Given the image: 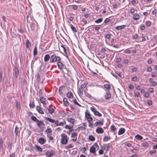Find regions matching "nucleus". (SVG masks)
Wrapping results in <instances>:
<instances>
[{
	"instance_id": "obj_1",
	"label": "nucleus",
	"mask_w": 157,
	"mask_h": 157,
	"mask_svg": "<svg viewBox=\"0 0 157 157\" xmlns=\"http://www.w3.org/2000/svg\"><path fill=\"white\" fill-rule=\"evenodd\" d=\"M61 143L63 144H65L67 143L69 138L64 133L61 135Z\"/></svg>"
},
{
	"instance_id": "obj_2",
	"label": "nucleus",
	"mask_w": 157,
	"mask_h": 157,
	"mask_svg": "<svg viewBox=\"0 0 157 157\" xmlns=\"http://www.w3.org/2000/svg\"><path fill=\"white\" fill-rule=\"evenodd\" d=\"M61 61L60 58L59 56H57L55 55H52L50 57V62L53 63L57 61Z\"/></svg>"
},
{
	"instance_id": "obj_3",
	"label": "nucleus",
	"mask_w": 157,
	"mask_h": 157,
	"mask_svg": "<svg viewBox=\"0 0 157 157\" xmlns=\"http://www.w3.org/2000/svg\"><path fill=\"white\" fill-rule=\"evenodd\" d=\"M78 134L76 132H73L71 134V137L72 138L71 140L73 142L75 141L77 139Z\"/></svg>"
},
{
	"instance_id": "obj_4",
	"label": "nucleus",
	"mask_w": 157,
	"mask_h": 157,
	"mask_svg": "<svg viewBox=\"0 0 157 157\" xmlns=\"http://www.w3.org/2000/svg\"><path fill=\"white\" fill-rule=\"evenodd\" d=\"M55 154V152L53 150L50 151H47L46 153V155L47 157H51L54 155Z\"/></svg>"
},
{
	"instance_id": "obj_5",
	"label": "nucleus",
	"mask_w": 157,
	"mask_h": 157,
	"mask_svg": "<svg viewBox=\"0 0 157 157\" xmlns=\"http://www.w3.org/2000/svg\"><path fill=\"white\" fill-rule=\"evenodd\" d=\"M66 124V122L65 121H63V122H61L59 123L58 121L57 120L55 122V124H56L57 126H63Z\"/></svg>"
},
{
	"instance_id": "obj_6",
	"label": "nucleus",
	"mask_w": 157,
	"mask_h": 157,
	"mask_svg": "<svg viewBox=\"0 0 157 157\" xmlns=\"http://www.w3.org/2000/svg\"><path fill=\"white\" fill-rule=\"evenodd\" d=\"M111 95L109 92H106L104 95V97L106 100H109L111 98Z\"/></svg>"
},
{
	"instance_id": "obj_7",
	"label": "nucleus",
	"mask_w": 157,
	"mask_h": 157,
	"mask_svg": "<svg viewBox=\"0 0 157 157\" xmlns=\"http://www.w3.org/2000/svg\"><path fill=\"white\" fill-rule=\"evenodd\" d=\"M37 124L40 128H43L45 126V124L41 121H39L37 122Z\"/></svg>"
},
{
	"instance_id": "obj_8",
	"label": "nucleus",
	"mask_w": 157,
	"mask_h": 157,
	"mask_svg": "<svg viewBox=\"0 0 157 157\" xmlns=\"http://www.w3.org/2000/svg\"><path fill=\"white\" fill-rule=\"evenodd\" d=\"M67 121L72 123L73 124H74L76 123V121L75 119L71 118V117H68L67 119Z\"/></svg>"
},
{
	"instance_id": "obj_9",
	"label": "nucleus",
	"mask_w": 157,
	"mask_h": 157,
	"mask_svg": "<svg viewBox=\"0 0 157 157\" xmlns=\"http://www.w3.org/2000/svg\"><path fill=\"white\" fill-rule=\"evenodd\" d=\"M57 64L58 67L59 69H62L64 67V65L61 62V61H58V62L57 63Z\"/></svg>"
},
{
	"instance_id": "obj_10",
	"label": "nucleus",
	"mask_w": 157,
	"mask_h": 157,
	"mask_svg": "<svg viewBox=\"0 0 157 157\" xmlns=\"http://www.w3.org/2000/svg\"><path fill=\"white\" fill-rule=\"evenodd\" d=\"M96 131L98 133H102L104 131L102 128L99 127L96 129Z\"/></svg>"
},
{
	"instance_id": "obj_11",
	"label": "nucleus",
	"mask_w": 157,
	"mask_h": 157,
	"mask_svg": "<svg viewBox=\"0 0 157 157\" xmlns=\"http://www.w3.org/2000/svg\"><path fill=\"white\" fill-rule=\"evenodd\" d=\"M47 110H48L49 113H50V114H52V113H54V111H55L54 109L53 108H47L46 109V110H44V111L46 112L47 113Z\"/></svg>"
},
{
	"instance_id": "obj_12",
	"label": "nucleus",
	"mask_w": 157,
	"mask_h": 157,
	"mask_svg": "<svg viewBox=\"0 0 157 157\" xmlns=\"http://www.w3.org/2000/svg\"><path fill=\"white\" fill-rule=\"evenodd\" d=\"M90 153H93L94 155H96L95 148L94 147H90Z\"/></svg>"
},
{
	"instance_id": "obj_13",
	"label": "nucleus",
	"mask_w": 157,
	"mask_h": 157,
	"mask_svg": "<svg viewBox=\"0 0 157 157\" xmlns=\"http://www.w3.org/2000/svg\"><path fill=\"white\" fill-rule=\"evenodd\" d=\"M36 109L37 111L40 114H43L44 112L41 109V108L40 106H38L36 107Z\"/></svg>"
},
{
	"instance_id": "obj_14",
	"label": "nucleus",
	"mask_w": 157,
	"mask_h": 157,
	"mask_svg": "<svg viewBox=\"0 0 157 157\" xmlns=\"http://www.w3.org/2000/svg\"><path fill=\"white\" fill-rule=\"evenodd\" d=\"M125 131V129L123 128H121L119 130L118 134L121 135L124 134Z\"/></svg>"
},
{
	"instance_id": "obj_15",
	"label": "nucleus",
	"mask_w": 157,
	"mask_h": 157,
	"mask_svg": "<svg viewBox=\"0 0 157 157\" xmlns=\"http://www.w3.org/2000/svg\"><path fill=\"white\" fill-rule=\"evenodd\" d=\"M84 90V89H82L79 87V89L78 91V94L80 96H82L83 95V92Z\"/></svg>"
},
{
	"instance_id": "obj_16",
	"label": "nucleus",
	"mask_w": 157,
	"mask_h": 157,
	"mask_svg": "<svg viewBox=\"0 0 157 157\" xmlns=\"http://www.w3.org/2000/svg\"><path fill=\"white\" fill-rule=\"evenodd\" d=\"M102 148L105 150L108 151L110 148H112V147L110 145H108L107 146H106V145L105 144H104L102 146Z\"/></svg>"
},
{
	"instance_id": "obj_17",
	"label": "nucleus",
	"mask_w": 157,
	"mask_h": 157,
	"mask_svg": "<svg viewBox=\"0 0 157 157\" xmlns=\"http://www.w3.org/2000/svg\"><path fill=\"white\" fill-rule=\"evenodd\" d=\"M44 118L46 120L49 121L52 123H55V124L56 121H55L54 120L50 118L46 117H44Z\"/></svg>"
},
{
	"instance_id": "obj_18",
	"label": "nucleus",
	"mask_w": 157,
	"mask_h": 157,
	"mask_svg": "<svg viewBox=\"0 0 157 157\" xmlns=\"http://www.w3.org/2000/svg\"><path fill=\"white\" fill-rule=\"evenodd\" d=\"M46 141V140L43 138H41L39 140V142L42 144H44Z\"/></svg>"
},
{
	"instance_id": "obj_19",
	"label": "nucleus",
	"mask_w": 157,
	"mask_h": 157,
	"mask_svg": "<svg viewBox=\"0 0 157 157\" xmlns=\"http://www.w3.org/2000/svg\"><path fill=\"white\" fill-rule=\"evenodd\" d=\"M140 16L138 14H134L133 16V18L135 20H138L139 19Z\"/></svg>"
},
{
	"instance_id": "obj_20",
	"label": "nucleus",
	"mask_w": 157,
	"mask_h": 157,
	"mask_svg": "<svg viewBox=\"0 0 157 157\" xmlns=\"http://www.w3.org/2000/svg\"><path fill=\"white\" fill-rule=\"evenodd\" d=\"M50 58V57L49 55H45L44 56V61L45 62L48 61Z\"/></svg>"
},
{
	"instance_id": "obj_21",
	"label": "nucleus",
	"mask_w": 157,
	"mask_h": 157,
	"mask_svg": "<svg viewBox=\"0 0 157 157\" xmlns=\"http://www.w3.org/2000/svg\"><path fill=\"white\" fill-rule=\"evenodd\" d=\"M63 104L64 105L66 106H67L69 105V103L68 102L67 99L64 98L63 99Z\"/></svg>"
},
{
	"instance_id": "obj_22",
	"label": "nucleus",
	"mask_w": 157,
	"mask_h": 157,
	"mask_svg": "<svg viewBox=\"0 0 157 157\" xmlns=\"http://www.w3.org/2000/svg\"><path fill=\"white\" fill-rule=\"evenodd\" d=\"M37 48L36 45L35 46L34 51H33V55L34 56H35L37 55Z\"/></svg>"
},
{
	"instance_id": "obj_23",
	"label": "nucleus",
	"mask_w": 157,
	"mask_h": 157,
	"mask_svg": "<svg viewBox=\"0 0 157 157\" xmlns=\"http://www.w3.org/2000/svg\"><path fill=\"white\" fill-rule=\"evenodd\" d=\"M41 102L43 103L44 105H46L45 102L46 98L44 97H41L40 98Z\"/></svg>"
},
{
	"instance_id": "obj_24",
	"label": "nucleus",
	"mask_w": 157,
	"mask_h": 157,
	"mask_svg": "<svg viewBox=\"0 0 157 157\" xmlns=\"http://www.w3.org/2000/svg\"><path fill=\"white\" fill-rule=\"evenodd\" d=\"M14 70L15 72L16 77L17 78L19 75V70L17 68H15L14 69Z\"/></svg>"
},
{
	"instance_id": "obj_25",
	"label": "nucleus",
	"mask_w": 157,
	"mask_h": 157,
	"mask_svg": "<svg viewBox=\"0 0 157 157\" xmlns=\"http://www.w3.org/2000/svg\"><path fill=\"white\" fill-rule=\"evenodd\" d=\"M126 26L125 25H123L121 26H118L115 27V29L117 30H119L123 28Z\"/></svg>"
},
{
	"instance_id": "obj_26",
	"label": "nucleus",
	"mask_w": 157,
	"mask_h": 157,
	"mask_svg": "<svg viewBox=\"0 0 157 157\" xmlns=\"http://www.w3.org/2000/svg\"><path fill=\"white\" fill-rule=\"evenodd\" d=\"M141 145L142 146L144 147L147 148L149 146V144L147 143L144 142L142 143L141 144Z\"/></svg>"
},
{
	"instance_id": "obj_27",
	"label": "nucleus",
	"mask_w": 157,
	"mask_h": 157,
	"mask_svg": "<svg viewBox=\"0 0 157 157\" xmlns=\"http://www.w3.org/2000/svg\"><path fill=\"white\" fill-rule=\"evenodd\" d=\"M26 48L27 49L29 48V46L30 45V44L29 42V40L27 39L26 40Z\"/></svg>"
},
{
	"instance_id": "obj_28",
	"label": "nucleus",
	"mask_w": 157,
	"mask_h": 157,
	"mask_svg": "<svg viewBox=\"0 0 157 157\" xmlns=\"http://www.w3.org/2000/svg\"><path fill=\"white\" fill-rule=\"evenodd\" d=\"M70 27L72 31L74 33H76L77 32V29L76 28L74 27L72 24L70 25Z\"/></svg>"
},
{
	"instance_id": "obj_29",
	"label": "nucleus",
	"mask_w": 157,
	"mask_h": 157,
	"mask_svg": "<svg viewBox=\"0 0 157 157\" xmlns=\"http://www.w3.org/2000/svg\"><path fill=\"white\" fill-rule=\"evenodd\" d=\"M135 138L138 140H142L143 137L139 135H137L135 136Z\"/></svg>"
},
{
	"instance_id": "obj_30",
	"label": "nucleus",
	"mask_w": 157,
	"mask_h": 157,
	"mask_svg": "<svg viewBox=\"0 0 157 157\" xmlns=\"http://www.w3.org/2000/svg\"><path fill=\"white\" fill-rule=\"evenodd\" d=\"M31 119L34 121L37 122L39 121V120L34 116H33L31 117Z\"/></svg>"
},
{
	"instance_id": "obj_31",
	"label": "nucleus",
	"mask_w": 157,
	"mask_h": 157,
	"mask_svg": "<svg viewBox=\"0 0 157 157\" xmlns=\"http://www.w3.org/2000/svg\"><path fill=\"white\" fill-rule=\"evenodd\" d=\"M111 139V137L109 136H105L103 139V141L105 142L107 141L108 140H110Z\"/></svg>"
},
{
	"instance_id": "obj_32",
	"label": "nucleus",
	"mask_w": 157,
	"mask_h": 157,
	"mask_svg": "<svg viewBox=\"0 0 157 157\" xmlns=\"http://www.w3.org/2000/svg\"><path fill=\"white\" fill-rule=\"evenodd\" d=\"M110 129L111 131H113L114 133L116 130V128L114 125H113L111 126L110 127Z\"/></svg>"
},
{
	"instance_id": "obj_33",
	"label": "nucleus",
	"mask_w": 157,
	"mask_h": 157,
	"mask_svg": "<svg viewBox=\"0 0 157 157\" xmlns=\"http://www.w3.org/2000/svg\"><path fill=\"white\" fill-rule=\"evenodd\" d=\"M67 96L69 98H73V94L72 93H68L67 94Z\"/></svg>"
},
{
	"instance_id": "obj_34",
	"label": "nucleus",
	"mask_w": 157,
	"mask_h": 157,
	"mask_svg": "<svg viewBox=\"0 0 157 157\" xmlns=\"http://www.w3.org/2000/svg\"><path fill=\"white\" fill-rule=\"evenodd\" d=\"M103 21L102 18H100L95 21V22L97 23H99Z\"/></svg>"
},
{
	"instance_id": "obj_35",
	"label": "nucleus",
	"mask_w": 157,
	"mask_h": 157,
	"mask_svg": "<svg viewBox=\"0 0 157 157\" xmlns=\"http://www.w3.org/2000/svg\"><path fill=\"white\" fill-rule=\"evenodd\" d=\"M35 147H36V149H37V150L38 151H40V152L42 151V149L40 146H39L38 145H36Z\"/></svg>"
},
{
	"instance_id": "obj_36",
	"label": "nucleus",
	"mask_w": 157,
	"mask_h": 157,
	"mask_svg": "<svg viewBox=\"0 0 157 157\" xmlns=\"http://www.w3.org/2000/svg\"><path fill=\"white\" fill-rule=\"evenodd\" d=\"M98 122L99 125H102L104 124V119H101L100 121H99Z\"/></svg>"
},
{
	"instance_id": "obj_37",
	"label": "nucleus",
	"mask_w": 157,
	"mask_h": 157,
	"mask_svg": "<svg viewBox=\"0 0 157 157\" xmlns=\"http://www.w3.org/2000/svg\"><path fill=\"white\" fill-rule=\"evenodd\" d=\"M3 141L2 137H0V148L2 147Z\"/></svg>"
},
{
	"instance_id": "obj_38",
	"label": "nucleus",
	"mask_w": 157,
	"mask_h": 157,
	"mask_svg": "<svg viewBox=\"0 0 157 157\" xmlns=\"http://www.w3.org/2000/svg\"><path fill=\"white\" fill-rule=\"evenodd\" d=\"M89 138L90 140L92 141H94L95 139L94 137L92 135L90 136Z\"/></svg>"
},
{
	"instance_id": "obj_39",
	"label": "nucleus",
	"mask_w": 157,
	"mask_h": 157,
	"mask_svg": "<svg viewBox=\"0 0 157 157\" xmlns=\"http://www.w3.org/2000/svg\"><path fill=\"white\" fill-rule=\"evenodd\" d=\"M19 128L17 127V126H16V127L15 130L14 131V133L16 135V136L17 135H18V132Z\"/></svg>"
},
{
	"instance_id": "obj_40",
	"label": "nucleus",
	"mask_w": 157,
	"mask_h": 157,
	"mask_svg": "<svg viewBox=\"0 0 157 157\" xmlns=\"http://www.w3.org/2000/svg\"><path fill=\"white\" fill-rule=\"evenodd\" d=\"M52 130L51 128H49L45 130V132L47 134L51 133L52 132Z\"/></svg>"
},
{
	"instance_id": "obj_41",
	"label": "nucleus",
	"mask_w": 157,
	"mask_h": 157,
	"mask_svg": "<svg viewBox=\"0 0 157 157\" xmlns=\"http://www.w3.org/2000/svg\"><path fill=\"white\" fill-rule=\"evenodd\" d=\"M42 94L43 91H42V89H41L40 90L39 92L37 93V94L39 97H40Z\"/></svg>"
},
{
	"instance_id": "obj_42",
	"label": "nucleus",
	"mask_w": 157,
	"mask_h": 157,
	"mask_svg": "<svg viewBox=\"0 0 157 157\" xmlns=\"http://www.w3.org/2000/svg\"><path fill=\"white\" fill-rule=\"evenodd\" d=\"M94 114L96 116H97L99 117H101L102 116V114L97 110L94 113Z\"/></svg>"
},
{
	"instance_id": "obj_43",
	"label": "nucleus",
	"mask_w": 157,
	"mask_h": 157,
	"mask_svg": "<svg viewBox=\"0 0 157 157\" xmlns=\"http://www.w3.org/2000/svg\"><path fill=\"white\" fill-rule=\"evenodd\" d=\"M16 107L18 109H20V105L19 102H16Z\"/></svg>"
},
{
	"instance_id": "obj_44",
	"label": "nucleus",
	"mask_w": 157,
	"mask_h": 157,
	"mask_svg": "<svg viewBox=\"0 0 157 157\" xmlns=\"http://www.w3.org/2000/svg\"><path fill=\"white\" fill-rule=\"evenodd\" d=\"M104 87L106 89H109L111 86L109 84H106L104 85Z\"/></svg>"
},
{
	"instance_id": "obj_45",
	"label": "nucleus",
	"mask_w": 157,
	"mask_h": 157,
	"mask_svg": "<svg viewBox=\"0 0 157 157\" xmlns=\"http://www.w3.org/2000/svg\"><path fill=\"white\" fill-rule=\"evenodd\" d=\"M37 81L39 82H40V80H41V79L40 78V75L39 74H37Z\"/></svg>"
},
{
	"instance_id": "obj_46",
	"label": "nucleus",
	"mask_w": 157,
	"mask_h": 157,
	"mask_svg": "<svg viewBox=\"0 0 157 157\" xmlns=\"http://www.w3.org/2000/svg\"><path fill=\"white\" fill-rule=\"evenodd\" d=\"M74 102L75 104L78 105L79 106H81V105L77 102L76 100L75 99V100H74Z\"/></svg>"
},
{
	"instance_id": "obj_47",
	"label": "nucleus",
	"mask_w": 157,
	"mask_h": 157,
	"mask_svg": "<svg viewBox=\"0 0 157 157\" xmlns=\"http://www.w3.org/2000/svg\"><path fill=\"white\" fill-rule=\"evenodd\" d=\"M130 149L132 152L135 153H136L138 151L137 149L135 148H133V149Z\"/></svg>"
},
{
	"instance_id": "obj_48",
	"label": "nucleus",
	"mask_w": 157,
	"mask_h": 157,
	"mask_svg": "<svg viewBox=\"0 0 157 157\" xmlns=\"http://www.w3.org/2000/svg\"><path fill=\"white\" fill-rule=\"evenodd\" d=\"M73 146H72L71 144H70L68 146L65 147V148L66 149H68L69 148L73 147Z\"/></svg>"
},
{
	"instance_id": "obj_49",
	"label": "nucleus",
	"mask_w": 157,
	"mask_h": 157,
	"mask_svg": "<svg viewBox=\"0 0 157 157\" xmlns=\"http://www.w3.org/2000/svg\"><path fill=\"white\" fill-rule=\"evenodd\" d=\"M137 77L136 76H134L132 78V81L134 82H136L137 80Z\"/></svg>"
},
{
	"instance_id": "obj_50",
	"label": "nucleus",
	"mask_w": 157,
	"mask_h": 157,
	"mask_svg": "<svg viewBox=\"0 0 157 157\" xmlns=\"http://www.w3.org/2000/svg\"><path fill=\"white\" fill-rule=\"evenodd\" d=\"M86 86V84L85 83L82 84L80 86V88L84 89Z\"/></svg>"
},
{
	"instance_id": "obj_51",
	"label": "nucleus",
	"mask_w": 157,
	"mask_h": 157,
	"mask_svg": "<svg viewBox=\"0 0 157 157\" xmlns=\"http://www.w3.org/2000/svg\"><path fill=\"white\" fill-rule=\"evenodd\" d=\"M92 147H94L95 149L96 148L98 149L99 148V147L97 143H95Z\"/></svg>"
},
{
	"instance_id": "obj_52",
	"label": "nucleus",
	"mask_w": 157,
	"mask_h": 157,
	"mask_svg": "<svg viewBox=\"0 0 157 157\" xmlns=\"http://www.w3.org/2000/svg\"><path fill=\"white\" fill-rule=\"evenodd\" d=\"M93 120L92 117H87V120L89 122H90V121H92Z\"/></svg>"
},
{
	"instance_id": "obj_53",
	"label": "nucleus",
	"mask_w": 157,
	"mask_h": 157,
	"mask_svg": "<svg viewBox=\"0 0 157 157\" xmlns=\"http://www.w3.org/2000/svg\"><path fill=\"white\" fill-rule=\"evenodd\" d=\"M85 116L86 118L87 119V117H91L90 114L89 113H87L86 112H85Z\"/></svg>"
},
{
	"instance_id": "obj_54",
	"label": "nucleus",
	"mask_w": 157,
	"mask_h": 157,
	"mask_svg": "<svg viewBox=\"0 0 157 157\" xmlns=\"http://www.w3.org/2000/svg\"><path fill=\"white\" fill-rule=\"evenodd\" d=\"M152 70V68L150 67H148L147 68V72H151Z\"/></svg>"
},
{
	"instance_id": "obj_55",
	"label": "nucleus",
	"mask_w": 157,
	"mask_h": 157,
	"mask_svg": "<svg viewBox=\"0 0 157 157\" xmlns=\"http://www.w3.org/2000/svg\"><path fill=\"white\" fill-rule=\"evenodd\" d=\"M151 22L150 21H147L146 22V25L147 26H150L151 25Z\"/></svg>"
},
{
	"instance_id": "obj_56",
	"label": "nucleus",
	"mask_w": 157,
	"mask_h": 157,
	"mask_svg": "<svg viewBox=\"0 0 157 157\" xmlns=\"http://www.w3.org/2000/svg\"><path fill=\"white\" fill-rule=\"evenodd\" d=\"M8 147L10 150H11L12 149V145L10 142H9L8 144Z\"/></svg>"
},
{
	"instance_id": "obj_57",
	"label": "nucleus",
	"mask_w": 157,
	"mask_h": 157,
	"mask_svg": "<svg viewBox=\"0 0 157 157\" xmlns=\"http://www.w3.org/2000/svg\"><path fill=\"white\" fill-rule=\"evenodd\" d=\"M134 95L136 97H139L140 96V94L138 92L135 93Z\"/></svg>"
},
{
	"instance_id": "obj_58",
	"label": "nucleus",
	"mask_w": 157,
	"mask_h": 157,
	"mask_svg": "<svg viewBox=\"0 0 157 157\" xmlns=\"http://www.w3.org/2000/svg\"><path fill=\"white\" fill-rule=\"evenodd\" d=\"M144 96L146 98H148L149 96V94L148 93L146 92L144 94Z\"/></svg>"
},
{
	"instance_id": "obj_59",
	"label": "nucleus",
	"mask_w": 157,
	"mask_h": 157,
	"mask_svg": "<svg viewBox=\"0 0 157 157\" xmlns=\"http://www.w3.org/2000/svg\"><path fill=\"white\" fill-rule=\"evenodd\" d=\"M129 88L130 89L133 90L134 88V86L132 84H131L129 85Z\"/></svg>"
},
{
	"instance_id": "obj_60",
	"label": "nucleus",
	"mask_w": 157,
	"mask_h": 157,
	"mask_svg": "<svg viewBox=\"0 0 157 157\" xmlns=\"http://www.w3.org/2000/svg\"><path fill=\"white\" fill-rule=\"evenodd\" d=\"M29 106L30 108H33L35 107V104L34 103H33L31 104H30Z\"/></svg>"
},
{
	"instance_id": "obj_61",
	"label": "nucleus",
	"mask_w": 157,
	"mask_h": 157,
	"mask_svg": "<svg viewBox=\"0 0 157 157\" xmlns=\"http://www.w3.org/2000/svg\"><path fill=\"white\" fill-rule=\"evenodd\" d=\"M105 37L106 39H109L111 37V34H107L105 35Z\"/></svg>"
},
{
	"instance_id": "obj_62",
	"label": "nucleus",
	"mask_w": 157,
	"mask_h": 157,
	"mask_svg": "<svg viewBox=\"0 0 157 157\" xmlns=\"http://www.w3.org/2000/svg\"><path fill=\"white\" fill-rule=\"evenodd\" d=\"M74 130V129H69V131L67 132V133L69 135H70L71 133V132Z\"/></svg>"
},
{
	"instance_id": "obj_63",
	"label": "nucleus",
	"mask_w": 157,
	"mask_h": 157,
	"mask_svg": "<svg viewBox=\"0 0 157 157\" xmlns=\"http://www.w3.org/2000/svg\"><path fill=\"white\" fill-rule=\"evenodd\" d=\"M147 103L149 105H151L152 104V102L151 100H148L147 101Z\"/></svg>"
},
{
	"instance_id": "obj_64",
	"label": "nucleus",
	"mask_w": 157,
	"mask_h": 157,
	"mask_svg": "<svg viewBox=\"0 0 157 157\" xmlns=\"http://www.w3.org/2000/svg\"><path fill=\"white\" fill-rule=\"evenodd\" d=\"M10 157H15V154L14 153H12L10 155Z\"/></svg>"
}]
</instances>
